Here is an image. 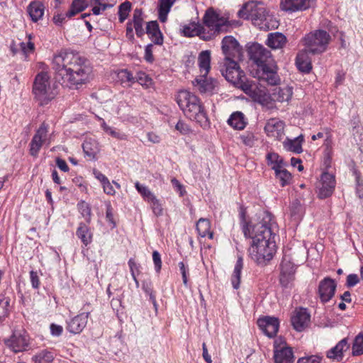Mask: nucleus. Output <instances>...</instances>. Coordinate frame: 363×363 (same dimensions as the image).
Wrapping results in <instances>:
<instances>
[{
    "label": "nucleus",
    "mask_w": 363,
    "mask_h": 363,
    "mask_svg": "<svg viewBox=\"0 0 363 363\" xmlns=\"http://www.w3.org/2000/svg\"><path fill=\"white\" fill-rule=\"evenodd\" d=\"M239 16L251 20L253 24L261 30H269L274 27V18L269 15L264 4L260 1H250L245 4L239 11Z\"/></svg>",
    "instance_id": "nucleus-4"
},
{
    "label": "nucleus",
    "mask_w": 363,
    "mask_h": 363,
    "mask_svg": "<svg viewBox=\"0 0 363 363\" xmlns=\"http://www.w3.org/2000/svg\"><path fill=\"white\" fill-rule=\"evenodd\" d=\"M175 128L181 134L186 135L191 132L190 127L183 121L179 120L175 125Z\"/></svg>",
    "instance_id": "nucleus-58"
},
{
    "label": "nucleus",
    "mask_w": 363,
    "mask_h": 363,
    "mask_svg": "<svg viewBox=\"0 0 363 363\" xmlns=\"http://www.w3.org/2000/svg\"><path fill=\"white\" fill-rule=\"evenodd\" d=\"M33 93L40 106L47 105L57 95V91L48 72L38 73L34 80Z\"/></svg>",
    "instance_id": "nucleus-5"
},
{
    "label": "nucleus",
    "mask_w": 363,
    "mask_h": 363,
    "mask_svg": "<svg viewBox=\"0 0 363 363\" xmlns=\"http://www.w3.org/2000/svg\"><path fill=\"white\" fill-rule=\"evenodd\" d=\"M228 123L234 129L242 130L245 128L247 122L244 114L240 111H236L230 115Z\"/></svg>",
    "instance_id": "nucleus-37"
},
{
    "label": "nucleus",
    "mask_w": 363,
    "mask_h": 363,
    "mask_svg": "<svg viewBox=\"0 0 363 363\" xmlns=\"http://www.w3.org/2000/svg\"><path fill=\"white\" fill-rule=\"evenodd\" d=\"M192 84L201 94H213L218 89V82L216 79H207L206 77H201V75L196 78Z\"/></svg>",
    "instance_id": "nucleus-16"
},
{
    "label": "nucleus",
    "mask_w": 363,
    "mask_h": 363,
    "mask_svg": "<svg viewBox=\"0 0 363 363\" xmlns=\"http://www.w3.org/2000/svg\"><path fill=\"white\" fill-rule=\"evenodd\" d=\"M276 180L282 187L289 185L292 181L291 174L284 167L280 168L274 172Z\"/></svg>",
    "instance_id": "nucleus-40"
},
{
    "label": "nucleus",
    "mask_w": 363,
    "mask_h": 363,
    "mask_svg": "<svg viewBox=\"0 0 363 363\" xmlns=\"http://www.w3.org/2000/svg\"><path fill=\"white\" fill-rule=\"evenodd\" d=\"M150 204L151 208L154 214L157 216H161L163 213V208L159 199L155 196L150 201L148 202Z\"/></svg>",
    "instance_id": "nucleus-57"
},
{
    "label": "nucleus",
    "mask_w": 363,
    "mask_h": 363,
    "mask_svg": "<svg viewBox=\"0 0 363 363\" xmlns=\"http://www.w3.org/2000/svg\"><path fill=\"white\" fill-rule=\"evenodd\" d=\"M136 81L143 86L148 88L152 84V80L144 72H139Z\"/></svg>",
    "instance_id": "nucleus-56"
},
{
    "label": "nucleus",
    "mask_w": 363,
    "mask_h": 363,
    "mask_svg": "<svg viewBox=\"0 0 363 363\" xmlns=\"http://www.w3.org/2000/svg\"><path fill=\"white\" fill-rule=\"evenodd\" d=\"M44 5L38 1H33L28 6V13L33 22L41 19L44 14Z\"/></svg>",
    "instance_id": "nucleus-33"
},
{
    "label": "nucleus",
    "mask_w": 363,
    "mask_h": 363,
    "mask_svg": "<svg viewBox=\"0 0 363 363\" xmlns=\"http://www.w3.org/2000/svg\"><path fill=\"white\" fill-rule=\"evenodd\" d=\"M30 279L32 284L33 288L34 289H38L40 284L39 276L38 275V273L34 271H31L30 272Z\"/></svg>",
    "instance_id": "nucleus-63"
},
{
    "label": "nucleus",
    "mask_w": 363,
    "mask_h": 363,
    "mask_svg": "<svg viewBox=\"0 0 363 363\" xmlns=\"http://www.w3.org/2000/svg\"><path fill=\"white\" fill-rule=\"evenodd\" d=\"M241 217L242 233L245 238L252 240L248 249L249 255L257 264L265 265L276 252L272 236L273 216L269 212H264L261 220L255 224L246 221L244 212Z\"/></svg>",
    "instance_id": "nucleus-1"
},
{
    "label": "nucleus",
    "mask_w": 363,
    "mask_h": 363,
    "mask_svg": "<svg viewBox=\"0 0 363 363\" xmlns=\"http://www.w3.org/2000/svg\"><path fill=\"white\" fill-rule=\"evenodd\" d=\"M324 130H325V138L323 145L325 147L326 154L329 155L332 150L333 145L332 130L329 128H324Z\"/></svg>",
    "instance_id": "nucleus-53"
},
{
    "label": "nucleus",
    "mask_w": 363,
    "mask_h": 363,
    "mask_svg": "<svg viewBox=\"0 0 363 363\" xmlns=\"http://www.w3.org/2000/svg\"><path fill=\"white\" fill-rule=\"evenodd\" d=\"M177 0H159L157 13L159 20L164 23L167 20L168 14Z\"/></svg>",
    "instance_id": "nucleus-34"
},
{
    "label": "nucleus",
    "mask_w": 363,
    "mask_h": 363,
    "mask_svg": "<svg viewBox=\"0 0 363 363\" xmlns=\"http://www.w3.org/2000/svg\"><path fill=\"white\" fill-rule=\"evenodd\" d=\"M222 51L224 60H242L243 52L242 47L233 36H225L222 40Z\"/></svg>",
    "instance_id": "nucleus-13"
},
{
    "label": "nucleus",
    "mask_w": 363,
    "mask_h": 363,
    "mask_svg": "<svg viewBox=\"0 0 363 363\" xmlns=\"http://www.w3.org/2000/svg\"><path fill=\"white\" fill-rule=\"evenodd\" d=\"M176 99L179 108L188 118L195 121L203 128L208 126L206 112L201 100L195 94L187 90H181Z\"/></svg>",
    "instance_id": "nucleus-3"
},
{
    "label": "nucleus",
    "mask_w": 363,
    "mask_h": 363,
    "mask_svg": "<svg viewBox=\"0 0 363 363\" xmlns=\"http://www.w3.org/2000/svg\"><path fill=\"white\" fill-rule=\"evenodd\" d=\"M363 354V335L359 333L354 340L352 355L358 356Z\"/></svg>",
    "instance_id": "nucleus-52"
},
{
    "label": "nucleus",
    "mask_w": 363,
    "mask_h": 363,
    "mask_svg": "<svg viewBox=\"0 0 363 363\" xmlns=\"http://www.w3.org/2000/svg\"><path fill=\"white\" fill-rule=\"evenodd\" d=\"M152 44H148L145 49V59L147 62H152L154 60V57L152 54Z\"/></svg>",
    "instance_id": "nucleus-64"
},
{
    "label": "nucleus",
    "mask_w": 363,
    "mask_h": 363,
    "mask_svg": "<svg viewBox=\"0 0 363 363\" xmlns=\"http://www.w3.org/2000/svg\"><path fill=\"white\" fill-rule=\"evenodd\" d=\"M28 40L26 43L22 42L20 43V48L25 55H28L33 53L35 50L34 43L31 41V35H28Z\"/></svg>",
    "instance_id": "nucleus-54"
},
{
    "label": "nucleus",
    "mask_w": 363,
    "mask_h": 363,
    "mask_svg": "<svg viewBox=\"0 0 363 363\" xmlns=\"http://www.w3.org/2000/svg\"><path fill=\"white\" fill-rule=\"evenodd\" d=\"M336 284L333 279L326 277L320 281L318 286V294L322 302L329 301L335 295Z\"/></svg>",
    "instance_id": "nucleus-23"
},
{
    "label": "nucleus",
    "mask_w": 363,
    "mask_h": 363,
    "mask_svg": "<svg viewBox=\"0 0 363 363\" xmlns=\"http://www.w3.org/2000/svg\"><path fill=\"white\" fill-rule=\"evenodd\" d=\"M257 325L267 336L273 337L279 330V321L277 318L266 316L259 318Z\"/></svg>",
    "instance_id": "nucleus-20"
},
{
    "label": "nucleus",
    "mask_w": 363,
    "mask_h": 363,
    "mask_svg": "<svg viewBox=\"0 0 363 363\" xmlns=\"http://www.w3.org/2000/svg\"><path fill=\"white\" fill-rule=\"evenodd\" d=\"M285 123L278 118H270L267 121L264 131L268 137L281 140L284 135Z\"/></svg>",
    "instance_id": "nucleus-17"
},
{
    "label": "nucleus",
    "mask_w": 363,
    "mask_h": 363,
    "mask_svg": "<svg viewBox=\"0 0 363 363\" xmlns=\"http://www.w3.org/2000/svg\"><path fill=\"white\" fill-rule=\"evenodd\" d=\"M250 59L258 67H262L274 62L272 57L271 52L258 43L252 44L248 50Z\"/></svg>",
    "instance_id": "nucleus-10"
},
{
    "label": "nucleus",
    "mask_w": 363,
    "mask_h": 363,
    "mask_svg": "<svg viewBox=\"0 0 363 363\" xmlns=\"http://www.w3.org/2000/svg\"><path fill=\"white\" fill-rule=\"evenodd\" d=\"M53 359V353L47 350H42L33 357L35 363H51Z\"/></svg>",
    "instance_id": "nucleus-47"
},
{
    "label": "nucleus",
    "mask_w": 363,
    "mask_h": 363,
    "mask_svg": "<svg viewBox=\"0 0 363 363\" xmlns=\"http://www.w3.org/2000/svg\"><path fill=\"white\" fill-rule=\"evenodd\" d=\"M101 127L103 129V130L108 135H111V137L120 140H127V135L124 133L121 132L119 130H118L116 128L109 126L106 124V123L103 121V123L101 124Z\"/></svg>",
    "instance_id": "nucleus-44"
},
{
    "label": "nucleus",
    "mask_w": 363,
    "mask_h": 363,
    "mask_svg": "<svg viewBox=\"0 0 363 363\" xmlns=\"http://www.w3.org/2000/svg\"><path fill=\"white\" fill-rule=\"evenodd\" d=\"M323 356L320 354L307 355L298 358L297 363H320Z\"/></svg>",
    "instance_id": "nucleus-55"
},
{
    "label": "nucleus",
    "mask_w": 363,
    "mask_h": 363,
    "mask_svg": "<svg viewBox=\"0 0 363 363\" xmlns=\"http://www.w3.org/2000/svg\"><path fill=\"white\" fill-rule=\"evenodd\" d=\"M5 344L16 353L26 350L28 340L25 333L14 332L9 339L5 340Z\"/></svg>",
    "instance_id": "nucleus-19"
},
{
    "label": "nucleus",
    "mask_w": 363,
    "mask_h": 363,
    "mask_svg": "<svg viewBox=\"0 0 363 363\" xmlns=\"http://www.w3.org/2000/svg\"><path fill=\"white\" fill-rule=\"evenodd\" d=\"M286 37L281 33H272L268 35L267 45L272 49H280L286 45Z\"/></svg>",
    "instance_id": "nucleus-32"
},
{
    "label": "nucleus",
    "mask_w": 363,
    "mask_h": 363,
    "mask_svg": "<svg viewBox=\"0 0 363 363\" xmlns=\"http://www.w3.org/2000/svg\"><path fill=\"white\" fill-rule=\"evenodd\" d=\"M77 208L82 217L85 218L87 223H89L91 216V210L89 204L84 201H81L77 204Z\"/></svg>",
    "instance_id": "nucleus-50"
},
{
    "label": "nucleus",
    "mask_w": 363,
    "mask_h": 363,
    "mask_svg": "<svg viewBox=\"0 0 363 363\" xmlns=\"http://www.w3.org/2000/svg\"><path fill=\"white\" fill-rule=\"evenodd\" d=\"M315 0H281L280 6L283 11L296 12L308 9Z\"/></svg>",
    "instance_id": "nucleus-24"
},
{
    "label": "nucleus",
    "mask_w": 363,
    "mask_h": 363,
    "mask_svg": "<svg viewBox=\"0 0 363 363\" xmlns=\"http://www.w3.org/2000/svg\"><path fill=\"white\" fill-rule=\"evenodd\" d=\"M211 52L209 50L201 51L198 57V65L201 77H206L211 69Z\"/></svg>",
    "instance_id": "nucleus-29"
},
{
    "label": "nucleus",
    "mask_w": 363,
    "mask_h": 363,
    "mask_svg": "<svg viewBox=\"0 0 363 363\" xmlns=\"http://www.w3.org/2000/svg\"><path fill=\"white\" fill-rule=\"evenodd\" d=\"M10 300L0 296V322L3 321L9 314Z\"/></svg>",
    "instance_id": "nucleus-49"
},
{
    "label": "nucleus",
    "mask_w": 363,
    "mask_h": 363,
    "mask_svg": "<svg viewBox=\"0 0 363 363\" xmlns=\"http://www.w3.org/2000/svg\"><path fill=\"white\" fill-rule=\"evenodd\" d=\"M310 318L311 315L306 308H297L291 316V324L296 330L301 332L308 325Z\"/></svg>",
    "instance_id": "nucleus-22"
},
{
    "label": "nucleus",
    "mask_w": 363,
    "mask_h": 363,
    "mask_svg": "<svg viewBox=\"0 0 363 363\" xmlns=\"http://www.w3.org/2000/svg\"><path fill=\"white\" fill-rule=\"evenodd\" d=\"M56 79L64 86L79 89L93 78L91 66L84 57L71 50H61L52 59Z\"/></svg>",
    "instance_id": "nucleus-2"
},
{
    "label": "nucleus",
    "mask_w": 363,
    "mask_h": 363,
    "mask_svg": "<svg viewBox=\"0 0 363 363\" xmlns=\"http://www.w3.org/2000/svg\"><path fill=\"white\" fill-rule=\"evenodd\" d=\"M277 69L278 67L275 62L269 63L257 69V77L259 81L265 82L269 85H277L280 82Z\"/></svg>",
    "instance_id": "nucleus-14"
},
{
    "label": "nucleus",
    "mask_w": 363,
    "mask_h": 363,
    "mask_svg": "<svg viewBox=\"0 0 363 363\" xmlns=\"http://www.w3.org/2000/svg\"><path fill=\"white\" fill-rule=\"evenodd\" d=\"M179 267L181 274L182 275L183 284L185 286H187V283H188L187 275H188V272H189V268L185 266V264L183 262H180L179 263Z\"/></svg>",
    "instance_id": "nucleus-62"
},
{
    "label": "nucleus",
    "mask_w": 363,
    "mask_h": 363,
    "mask_svg": "<svg viewBox=\"0 0 363 363\" xmlns=\"http://www.w3.org/2000/svg\"><path fill=\"white\" fill-rule=\"evenodd\" d=\"M239 60H224V68L221 69V72L226 80L240 88L246 80L244 72L238 64Z\"/></svg>",
    "instance_id": "nucleus-9"
},
{
    "label": "nucleus",
    "mask_w": 363,
    "mask_h": 363,
    "mask_svg": "<svg viewBox=\"0 0 363 363\" xmlns=\"http://www.w3.org/2000/svg\"><path fill=\"white\" fill-rule=\"evenodd\" d=\"M266 158L267 164L270 166L274 172L286 166L283 159L277 153L269 152L267 155Z\"/></svg>",
    "instance_id": "nucleus-42"
},
{
    "label": "nucleus",
    "mask_w": 363,
    "mask_h": 363,
    "mask_svg": "<svg viewBox=\"0 0 363 363\" xmlns=\"http://www.w3.org/2000/svg\"><path fill=\"white\" fill-rule=\"evenodd\" d=\"M335 187V177L328 172L323 173L320 178V186L318 188V196L320 199L329 197L332 195Z\"/></svg>",
    "instance_id": "nucleus-21"
},
{
    "label": "nucleus",
    "mask_w": 363,
    "mask_h": 363,
    "mask_svg": "<svg viewBox=\"0 0 363 363\" xmlns=\"http://www.w3.org/2000/svg\"><path fill=\"white\" fill-rule=\"evenodd\" d=\"M76 235L84 246H87L92 242L93 233L90 228L84 223H80L76 231Z\"/></svg>",
    "instance_id": "nucleus-35"
},
{
    "label": "nucleus",
    "mask_w": 363,
    "mask_h": 363,
    "mask_svg": "<svg viewBox=\"0 0 363 363\" xmlns=\"http://www.w3.org/2000/svg\"><path fill=\"white\" fill-rule=\"evenodd\" d=\"M117 78L123 86H130L135 79L130 72L127 69H121L117 73Z\"/></svg>",
    "instance_id": "nucleus-46"
},
{
    "label": "nucleus",
    "mask_w": 363,
    "mask_h": 363,
    "mask_svg": "<svg viewBox=\"0 0 363 363\" xmlns=\"http://www.w3.org/2000/svg\"><path fill=\"white\" fill-rule=\"evenodd\" d=\"M273 357L275 363H293L294 362L292 348L289 347L281 337L274 340Z\"/></svg>",
    "instance_id": "nucleus-11"
},
{
    "label": "nucleus",
    "mask_w": 363,
    "mask_h": 363,
    "mask_svg": "<svg viewBox=\"0 0 363 363\" xmlns=\"http://www.w3.org/2000/svg\"><path fill=\"white\" fill-rule=\"evenodd\" d=\"M242 142L247 146L252 147L255 143V136L251 133H246L240 136Z\"/></svg>",
    "instance_id": "nucleus-59"
},
{
    "label": "nucleus",
    "mask_w": 363,
    "mask_h": 363,
    "mask_svg": "<svg viewBox=\"0 0 363 363\" xmlns=\"http://www.w3.org/2000/svg\"><path fill=\"white\" fill-rule=\"evenodd\" d=\"M82 148L84 154L93 160L96 159L101 150L99 142L92 138L86 139L82 145Z\"/></svg>",
    "instance_id": "nucleus-30"
},
{
    "label": "nucleus",
    "mask_w": 363,
    "mask_h": 363,
    "mask_svg": "<svg viewBox=\"0 0 363 363\" xmlns=\"http://www.w3.org/2000/svg\"><path fill=\"white\" fill-rule=\"evenodd\" d=\"M296 265L286 257H284L281 262L280 283L286 287L294 279Z\"/></svg>",
    "instance_id": "nucleus-18"
},
{
    "label": "nucleus",
    "mask_w": 363,
    "mask_h": 363,
    "mask_svg": "<svg viewBox=\"0 0 363 363\" xmlns=\"http://www.w3.org/2000/svg\"><path fill=\"white\" fill-rule=\"evenodd\" d=\"M179 33L181 35L186 38L198 36L203 40H211V34L206 33V29L199 21L181 24Z\"/></svg>",
    "instance_id": "nucleus-12"
},
{
    "label": "nucleus",
    "mask_w": 363,
    "mask_h": 363,
    "mask_svg": "<svg viewBox=\"0 0 363 363\" xmlns=\"http://www.w3.org/2000/svg\"><path fill=\"white\" fill-rule=\"evenodd\" d=\"M359 282L357 274H350L347 277L346 286L349 288L353 287Z\"/></svg>",
    "instance_id": "nucleus-60"
},
{
    "label": "nucleus",
    "mask_w": 363,
    "mask_h": 363,
    "mask_svg": "<svg viewBox=\"0 0 363 363\" xmlns=\"http://www.w3.org/2000/svg\"><path fill=\"white\" fill-rule=\"evenodd\" d=\"M88 317L89 313L77 315L68 323L67 330L74 334L80 333L87 324Z\"/></svg>",
    "instance_id": "nucleus-25"
},
{
    "label": "nucleus",
    "mask_w": 363,
    "mask_h": 363,
    "mask_svg": "<svg viewBox=\"0 0 363 363\" xmlns=\"http://www.w3.org/2000/svg\"><path fill=\"white\" fill-rule=\"evenodd\" d=\"M152 259L155 270L157 272H159L162 267V260L160 253L156 250L152 252Z\"/></svg>",
    "instance_id": "nucleus-61"
},
{
    "label": "nucleus",
    "mask_w": 363,
    "mask_h": 363,
    "mask_svg": "<svg viewBox=\"0 0 363 363\" xmlns=\"http://www.w3.org/2000/svg\"><path fill=\"white\" fill-rule=\"evenodd\" d=\"M146 33L155 45H162L163 44V35L156 21H150L147 23Z\"/></svg>",
    "instance_id": "nucleus-27"
},
{
    "label": "nucleus",
    "mask_w": 363,
    "mask_h": 363,
    "mask_svg": "<svg viewBox=\"0 0 363 363\" xmlns=\"http://www.w3.org/2000/svg\"><path fill=\"white\" fill-rule=\"evenodd\" d=\"M203 23L209 29L206 33L211 34V39L218 35L222 27L226 26L228 20L213 8H208L203 17Z\"/></svg>",
    "instance_id": "nucleus-8"
},
{
    "label": "nucleus",
    "mask_w": 363,
    "mask_h": 363,
    "mask_svg": "<svg viewBox=\"0 0 363 363\" xmlns=\"http://www.w3.org/2000/svg\"><path fill=\"white\" fill-rule=\"evenodd\" d=\"M254 101L264 106H270L272 104L271 95L267 93L265 87L257 83L246 80L240 87Z\"/></svg>",
    "instance_id": "nucleus-7"
},
{
    "label": "nucleus",
    "mask_w": 363,
    "mask_h": 363,
    "mask_svg": "<svg viewBox=\"0 0 363 363\" xmlns=\"http://www.w3.org/2000/svg\"><path fill=\"white\" fill-rule=\"evenodd\" d=\"M116 0H91L90 5L92 6L93 14L98 16L107 9L113 7Z\"/></svg>",
    "instance_id": "nucleus-36"
},
{
    "label": "nucleus",
    "mask_w": 363,
    "mask_h": 363,
    "mask_svg": "<svg viewBox=\"0 0 363 363\" xmlns=\"http://www.w3.org/2000/svg\"><path fill=\"white\" fill-rule=\"evenodd\" d=\"M243 267V260L242 257H238L234 267L233 273L231 276V282L234 289H238L240 286L241 271Z\"/></svg>",
    "instance_id": "nucleus-41"
},
{
    "label": "nucleus",
    "mask_w": 363,
    "mask_h": 363,
    "mask_svg": "<svg viewBox=\"0 0 363 363\" xmlns=\"http://www.w3.org/2000/svg\"><path fill=\"white\" fill-rule=\"evenodd\" d=\"M293 95L292 86L284 85L282 86L275 87L272 94V101L279 102H288L291 100Z\"/></svg>",
    "instance_id": "nucleus-28"
},
{
    "label": "nucleus",
    "mask_w": 363,
    "mask_h": 363,
    "mask_svg": "<svg viewBox=\"0 0 363 363\" xmlns=\"http://www.w3.org/2000/svg\"><path fill=\"white\" fill-rule=\"evenodd\" d=\"M135 186L145 201L149 202L155 197L147 186L140 184L138 182L135 183Z\"/></svg>",
    "instance_id": "nucleus-48"
},
{
    "label": "nucleus",
    "mask_w": 363,
    "mask_h": 363,
    "mask_svg": "<svg viewBox=\"0 0 363 363\" xmlns=\"http://www.w3.org/2000/svg\"><path fill=\"white\" fill-rule=\"evenodd\" d=\"M48 133V125L43 123L33 135L30 143V153L32 156L36 157L46 140Z\"/></svg>",
    "instance_id": "nucleus-15"
},
{
    "label": "nucleus",
    "mask_w": 363,
    "mask_h": 363,
    "mask_svg": "<svg viewBox=\"0 0 363 363\" xmlns=\"http://www.w3.org/2000/svg\"><path fill=\"white\" fill-rule=\"evenodd\" d=\"M331 41L330 35L324 30H315L306 35L302 42L307 51L312 54L324 52Z\"/></svg>",
    "instance_id": "nucleus-6"
},
{
    "label": "nucleus",
    "mask_w": 363,
    "mask_h": 363,
    "mask_svg": "<svg viewBox=\"0 0 363 363\" xmlns=\"http://www.w3.org/2000/svg\"><path fill=\"white\" fill-rule=\"evenodd\" d=\"M88 5V0H73L70 9L67 11L68 17L72 18L78 13L84 11Z\"/></svg>",
    "instance_id": "nucleus-43"
},
{
    "label": "nucleus",
    "mask_w": 363,
    "mask_h": 363,
    "mask_svg": "<svg viewBox=\"0 0 363 363\" xmlns=\"http://www.w3.org/2000/svg\"><path fill=\"white\" fill-rule=\"evenodd\" d=\"M131 10V3L129 1H125L122 3L118 8V18L121 23L125 21V20L129 16V13Z\"/></svg>",
    "instance_id": "nucleus-51"
},
{
    "label": "nucleus",
    "mask_w": 363,
    "mask_h": 363,
    "mask_svg": "<svg viewBox=\"0 0 363 363\" xmlns=\"http://www.w3.org/2000/svg\"><path fill=\"white\" fill-rule=\"evenodd\" d=\"M350 347L347 340L344 338L341 340L334 347L329 350L326 353V357L330 359H335L338 362L343 358L344 352Z\"/></svg>",
    "instance_id": "nucleus-26"
},
{
    "label": "nucleus",
    "mask_w": 363,
    "mask_h": 363,
    "mask_svg": "<svg viewBox=\"0 0 363 363\" xmlns=\"http://www.w3.org/2000/svg\"><path fill=\"white\" fill-rule=\"evenodd\" d=\"M304 142V137L302 134L294 139L286 138L283 145L285 150L295 153H301L303 151L302 144Z\"/></svg>",
    "instance_id": "nucleus-31"
},
{
    "label": "nucleus",
    "mask_w": 363,
    "mask_h": 363,
    "mask_svg": "<svg viewBox=\"0 0 363 363\" xmlns=\"http://www.w3.org/2000/svg\"><path fill=\"white\" fill-rule=\"evenodd\" d=\"M132 26L135 30L136 35L141 37L144 35L143 11L140 9H135L133 12Z\"/></svg>",
    "instance_id": "nucleus-39"
},
{
    "label": "nucleus",
    "mask_w": 363,
    "mask_h": 363,
    "mask_svg": "<svg viewBox=\"0 0 363 363\" xmlns=\"http://www.w3.org/2000/svg\"><path fill=\"white\" fill-rule=\"evenodd\" d=\"M196 228L199 236L205 238L208 237L209 239L213 238V233L211 230V223L206 218H200L196 225Z\"/></svg>",
    "instance_id": "nucleus-38"
},
{
    "label": "nucleus",
    "mask_w": 363,
    "mask_h": 363,
    "mask_svg": "<svg viewBox=\"0 0 363 363\" xmlns=\"http://www.w3.org/2000/svg\"><path fill=\"white\" fill-rule=\"evenodd\" d=\"M296 65L298 69L302 72L308 73L312 69L311 62L304 53H300L297 55Z\"/></svg>",
    "instance_id": "nucleus-45"
}]
</instances>
